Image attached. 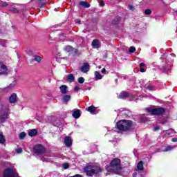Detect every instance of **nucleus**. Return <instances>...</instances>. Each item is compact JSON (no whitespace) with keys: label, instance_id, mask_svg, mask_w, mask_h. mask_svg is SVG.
<instances>
[{"label":"nucleus","instance_id":"obj_14","mask_svg":"<svg viewBox=\"0 0 177 177\" xmlns=\"http://www.w3.org/2000/svg\"><path fill=\"white\" fill-rule=\"evenodd\" d=\"M67 86L66 85H62L59 87L60 92L62 93V95H67L68 93V91L67 90Z\"/></svg>","mask_w":177,"mask_h":177},{"label":"nucleus","instance_id":"obj_21","mask_svg":"<svg viewBox=\"0 0 177 177\" xmlns=\"http://www.w3.org/2000/svg\"><path fill=\"white\" fill-rule=\"evenodd\" d=\"M79 5H80V6H84V8H91V4H89V3L86 2V1H80L79 3Z\"/></svg>","mask_w":177,"mask_h":177},{"label":"nucleus","instance_id":"obj_44","mask_svg":"<svg viewBox=\"0 0 177 177\" xmlns=\"http://www.w3.org/2000/svg\"><path fill=\"white\" fill-rule=\"evenodd\" d=\"M3 8H5L6 6H8V3H4L1 5Z\"/></svg>","mask_w":177,"mask_h":177},{"label":"nucleus","instance_id":"obj_8","mask_svg":"<svg viewBox=\"0 0 177 177\" xmlns=\"http://www.w3.org/2000/svg\"><path fill=\"white\" fill-rule=\"evenodd\" d=\"M91 68V65H89V63L85 62L83 64V66L80 68V71L84 73H88L89 71V68Z\"/></svg>","mask_w":177,"mask_h":177},{"label":"nucleus","instance_id":"obj_39","mask_svg":"<svg viewBox=\"0 0 177 177\" xmlns=\"http://www.w3.org/2000/svg\"><path fill=\"white\" fill-rule=\"evenodd\" d=\"M101 73L102 74H107V71L104 68L101 70Z\"/></svg>","mask_w":177,"mask_h":177},{"label":"nucleus","instance_id":"obj_45","mask_svg":"<svg viewBox=\"0 0 177 177\" xmlns=\"http://www.w3.org/2000/svg\"><path fill=\"white\" fill-rule=\"evenodd\" d=\"M129 9L130 10H132V9H133V6L129 5Z\"/></svg>","mask_w":177,"mask_h":177},{"label":"nucleus","instance_id":"obj_40","mask_svg":"<svg viewBox=\"0 0 177 177\" xmlns=\"http://www.w3.org/2000/svg\"><path fill=\"white\" fill-rule=\"evenodd\" d=\"M74 91H80V87H79L78 86H75L74 87Z\"/></svg>","mask_w":177,"mask_h":177},{"label":"nucleus","instance_id":"obj_16","mask_svg":"<svg viewBox=\"0 0 177 177\" xmlns=\"http://www.w3.org/2000/svg\"><path fill=\"white\" fill-rule=\"evenodd\" d=\"M120 21H121V17L117 16L113 19L112 24H113V26H118V24H120Z\"/></svg>","mask_w":177,"mask_h":177},{"label":"nucleus","instance_id":"obj_32","mask_svg":"<svg viewBox=\"0 0 177 177\" xmlns=\"http://www.w3.org/2000/svg\"><path fill=\"white\" fill-rule=\"evenodd\" d=\"M129 52L130 53H135V52H136V48L133 46H131V47L129 48Z\"/></svg>","mask_w":177,"mask_h":177},{"label":"nucleus","instance_id":"obj_33","mask_svg":"<svg viewBox=\"0 0 177 177\" xmlns=\"http://www.w3.org/2000/svg\"><path fill=\"white\" fill-rule=\"evenodd\" d=\"M10 12H12V13H19V10L15 8H12L11 9H10Z\"/></svg>","mask_w":177,"mask_h":177},{"label":"nucleus","instance_id":"obj_26","mask_svg":"<svg viewBox=\"0 0 177 177\" xmlns=\"http://www.w3.org/2000/svg\"><path fill=\"white\" fill-rule=\"evenodd\" d=\"M17 83V82L16 80H14L12 82V83L10 84V85L8 86V89H13V88H15L16 84Z\"/></svg>","mask_w":177,"mask_h":177},{"label":"nucleus","instance_id":"obj_12","mask_svg":"<svg viewBox=\"0 0 177 177\" xmlns=\"http://www.w3.org/2000/svg\"><path fill=\"white\" fill-rule=\"evenodd\" d=\"M64 142L66 146H67L68 147L73 146V141L71 140V138L70 136L65 137Z\"/></svg>","mask_w":177,"mask_h":177},{"label":"nucleus","instance_id":"obj_25","mask_svg":"<svg viewBox=\"0 0 177 177\" xmlns=\"http://www.w3.org/2000/svg\"><path fill=\"white\" fill-rule=\"evenodd\" d=\"M171 150H174V147H172L171 145H169L165 147L163 151L165 152L171 151Z\"/></svg>","mask_w":177,"mask_h":177},{"label":"nucleus","instance_id":"obj_18","mask_svg":"<svg viewBox=\"0 0 177 177\" xmlns=\"http://www.w3.org/2000/svg\"><path fill=\"white\" fill-rule=\"evenodd\" d=\"M28 135L30 137L37 136L38 135V131L35 129H30V131L28 132Z\"/></svg>","mask_w":177,"mask_h":177},{"label":"nucleus","instance_id":"obj_2","mask_svg":"<svg viewBox=\"0 0 177 177\" xmlns=\"http://www.w3.org/2000/svg\"><path fill=\"white\" fill-rule=\"evenodd\" d=\"M106 169L108 172L120 175V174H121V171H122L121 159L118 158H113L109 163V166L106 167Z\"/></svg>","mask_w":177,"mask_h":177},{"label":"nucleus","instance_id":"obj_37","mask_svg":"<svg viewBox=\"0 0 177 177\" xmlns=\"http://www.w3.org/2000/svg\"><path fill=\"white\" fill-rule=\"evenodd\" d=\"M16 152L18 153H23V149L21 148H17Z\"/></svg>","mask_w":177,"mask_h":177},{"label":"nucleus","instance_id":"obj_46","mask_svg":"<svg viewBox=\"0 0 177 177\" xmlns=\"http://www.w3.org/2000/svg\"><path fill=\"white\" fill-rule=\"evenodd\" d=\"M138 176V173L137 172H134L133 174V177H136Z\"/></svg>","mask_w":177,"mask_h":177},{"label":"nucleus","instance_id":"obj_17","mask_svg":"<svg viewBox=\"0 0 177 177\" xmlns=\"http://www.w3.org/2000/svg\"><path fill=\"white\" fill-rule=\"evenodd\" d=\"M71 100V95H64L62 97L63 103H68V102H70Z\"/></svg>","mask_w":177,"mask_h":177},{"label":"nucleus","instance_id":"obj_22","mask_svg":"<svg viewBox=\"0 0 177 177\" xmlns=\"http://www.w3.org/2000/svg\"><path fill=\"white\" fill-rule=\"evenodd\" d=\"M137 169H138V171H143V161L141 160L138 163Z\"/></svg>","mask_w":177,"mask_h":177},{"label":"nucleus","instance_id":"obj_43","mask_svg":"<svg viewBox=\"0 0 177 177\" xmlns=\"http://www.w3.org/2000/svg\"><path fill=\"white\" fill-rule=\"evenodd\" d=\"M171 142H177V138H173L171 139Z\"/></svg>","mask_w":177,"mask_h":177},{"label":"nucleus","instance_id":"obj_6","mask_svg":"<svg viewBox=\"0 0 177 177\" xmlns=\"http://www.w3.org/2000/svg\"><path fill=\"white\" fill-rule=\"evenodd\" d=\"M9 117V113L8 111H4L3 109H0V122L2 124L6 120H8Z\"/></svg>","mask_w":177,"mask_h":177},{"label":"nucleus","instance_id":"obj_11","mask_svg":"<svg viewBox=\"0 0 177 177\" xmlns=\"http://www.w3.org/2000/svg\"><path fill=\"white\" fill-rule=\"evenodd\" d=\"M8 102L11 104H13L14 103H16L17 102V94L12 93L8 98Z\"/></svg>","mask_w":177,"mask_h":177},{"label":"nucleus","instance_id":"obj_4","mask_svg":"<svg viewBox=\"0 0 177 177\" xmlns=\"http://www.w3.org/2000/svg\"><path fill=\"white\" fill-rule=\"evenodd\" d=\"M146 110L147 113H150L151 115H162L165 114L166 111L165 109L162 107L156 109L147 108Z\"/></svg>","mask_w":177,"mask_h":177},{"label":"nucleus","instance_id":"obj_13","mask_svg":"<svg viewBox=\"0 0 177 177\" xmlns=\"http://www.w3.org/2000/svg\"><path fill=\"white\" fill-rule=\"evenodd\" d=\"M91 45L93 48H95V49H99V48H100V41L97 39H93Z\"/></svg>","mask_w":177,"mask_h":177},{"label":"nucleus","instance_id":"obj_27","mask_svg":"<svg viewBox=\"0 0 177 177\" xmlns=\"http://www.w3.org/2000/svg\"><path fill=\"white\" fill-rule=\"evenodd\" d=\"M145 66H146V64H145V63L142 62L140 64V73H145Z\"/></svg>","mask_w":177,"mask_h":177},{"label":"nucleus","instance_id":"obj_19","mask_svg":"<svg viewBox=\"0 0 177 177\" xmlns=\"http://www.w3.org/2000/svg\"><path fill=\"white\" fill-rule=\"evenodd\" d=\"M66 80L69 81V82H74V81H75V77L73 74H68L66 76Z\"/></svg>","mask_w":177,"mask_h":177},{"label":"nucleus","instance_id":"obj_3","mask_svg":"<svg viewBox=\"0 0 177 177\" xmlns=\"http://www.w3.org/2000/svg\"><path fill=\"white\" fill-rule=\"evenodd\" d=\"M83 171L89 177H92L93 176V175H97V174H100L103 172V169H102V167H97L95 169H93V166L92 165L86 166L85 167L83 168Z\"/></svg>","mask_w":177,"mask_h":177},{"label":"nucleus","instance_id":"obj_35","mask_svg":"<svg viewBox=\"0 0 177 177\" xmlns=\"http://www.w3.org/2000/svg\"><path fill=\"white\" fill-rule=\"evenodd\" d=\"M70 165L68 163H64L63 164V168L64 169H68V168H69Z\"/></svg>","mask_w":177,"mask_h":177},{"label":"nucleus","instance_id":"obj_48","mask_svg":"<svg viewBox=\"0 0 177 177\" xmlns=\"http://www.w3.org/2000/svg\"><path fill=\"white\" fill-rule=\"evenodd\" d=\"M165 122H165V121H164V122H162V124H165Z\"/></svg>","mask_w":177,"mask_h":177},{"label":"nucleus","instance_id":"obj_5","mask_svg":"<svg viewBox=\"0 0 177 177\" xmlns=\"http://www.w3.org/2000/svg\"><path fill=\"white\" fill-rule=\"evenodd\" d=\"M45 151H46V149L41 144L36 145L33 147V153H35V154H44Z\"/></svg>","mask_w":177,"mask_h":177},{"label":"nucleus","instance_id":"obj_42","mask_svg":"<svg viewBox=\"0 0 177 177\" xmlns=\"http://www.w3.org/2000/svg\"><path fill=\"white\" fill-rule=\"evenodd\" d=\"M100 6H104V1H100Z\"/></svg>","mask_w":177,"mask_h":177},{"label":"nucleus","instance_id":"obj_36","mask_svg":"<svg viewBox=\"0 0 177 177\" xmlns=\"http://www.w3.org/2000/svg\"><path fill=\"white\" fill-rule=\"evenodd\" d=\"M153 132H157V131H160V126H156V127H153Z\"/></svg>","mask_w":177,"mask_h":177},{"label":"nucleus","instance_id":"obj_47","mask_svg":"<svg viewBox=\"0 0 177 177\" xmlns=\"http://www.w3.org/2000/svg\"><path fill=\"white\" fill-rule=\"evenodd\" d=\"M77 24H81V20H78V21H77Z\"/></svg>","mask_w":177,"mask_h":177},{"label":"nucleus","instance_id":"obj_41","mask_svg":"<svg viewBox=\"0 0 177 177\" xmlns=\"http://www.w3.org/2000/svg\"><path fill=\"white\" fill-rule=\"evenodd\" d=\"M148 89H149V91H153L154 87L153 86H148Z\"/></svg>","mask_w":177,"mask_h":177},{"label":"nucleus","instance_id":"obj_10","mask_svg":"<svg viewBox=\"0 0 177 177\" xmlns=\"http://www.w3.org/2000/svg\"><path fill=\"white\" fill-rule=\"evenodd\" d=\"M131 96V93L128 91H122L120 95L118 96V99H127V97H129Z\"/></svg>","mask_w":177,"mask_h":177},{"label":"nucleus","instance_id":"obj_9","mask_svg":"<svg viewBox=\"0 0 177 177\" xmlns=\"http://www.w3.org/2000/svg\"><path fill=\"white\" fill-rule=\"evenodd\" d=\"M8 71V66L3 64V62H0V75H3V74H6Z\"/></svg>","mask_w":177,"mask_h":177},{"label":"nucleus","instance_id":"obj_38","mask_svg":"<svg viewBox=\"0 0 177 177\" xmlns=\"http://www.w3.org/2000/svg\"><path fill=\"white\" fill-rule=\"evenodd\" d=\"M73 52H74V53L75 55H80V52L78 51V49H77V48H73Z\"/></svg>","mask_w":177,"mask_h":177},{"label":"nucleus","instance_id":"obj_34","mask_svg":"<svg viewBox=\"0 0 177 177\" xmlns=\"http://www.w3.org/2000/svg\"><path fill=\"white\" fill-rule=\"evenodd\" d=\"M145 14L147 15H151V10H150V9H147V10H145Z\"/></svg>","mask_w":177,"mask_h":177},{"label":"nucleus","instance_id":"obj_31","mask_svg":"<svg viewBox=\"0 0 177 177\" xmlns=\"http://www.w3.org/2000/svg\"><path fill=\"white\" fill-rule=\"evenodd\" d=\"M77 82H79V84H84V82H85V78H84L83 77H80L78 78Z\"/></svg>","mask_w":177,"mask_h":177},{"label":"nucleus","instance_id":"obj_49","mask_svg":"<svg viewBox=\"0 0 177 177\" xmlns=\"http://www.w3.org/2000/svg\"><path fill=\"white\" fill-rule=\"evenodd\" d=\"M39 1H42V0H39Z\"/></svg>","mask_w":177,"mask_h":177},{"label":"nucleus","instance_id":"obj_20","mask_svg":"<svg viewBox=\"0 0 177 177\" xmlns=\"http://www.w3.org/2000/svg\"><path fill=\"white\" fill-rule=\"evenodd\" d=\"M6 142V138H5V136H3V133L0 131V144L3 145Z\"/></svg>","mask_w":177,"mask_h":177},{"label":"nucleus","instance_id":"obj_28","mask_svg":"<svg viewBox=\"0 0 177 177\" xmlns=\"http://www.w3.org/2000/svg\"><path fill=\"white\" fill-rule=\"evenodd\" d=\"M65 50H66V52H73V50H74V48L71 46H66L65 47Z\"/></svg>","mask_w":177,"mask_h":177},{"label":"nucleus","instance_id":"obj_15","mask_svg":"<svg viewBox=\"0 0 177 177\" xmlns=\"http://www.w3.org/2000/svg\"><path fill=\"white\" fill-rule=\"evenodd\" d=\"M72 115L74 118H80L81 117V111L80 109H77L73 112Z\"/></svg>","mask_w":177,"mask_h":177},{"label":"nucleus","instance_id":"obj_1","mask_svg":"<svg viewBox=\"0 0 177 177\" xmlns=\"http://www.w3.org/2000/svg\"><path fill=\"white\" fill-rule=\"evenodd\" d=\"M115 128L120 132H135V126L132 120H120L116 122Z\"/></svg>","mask_w":177,"mask_h":177},{"label":"nucleus","instance_id":"obj_30","mask_svg":"<svg viewBox=\"0 0 177 177\" xmlns=\"http://www.w3.org/2000/svg\"><path fill=\"white\" fill-rule=\"evenodd\" d=\"M26 136H27V133H26L25 132H21V133H19V138L21 140L24 139V138H26Z\"/></svg>","mask_w":177,"mask_h":177},{"label":"nucleus","instance_id":"obj_23","mask_svg":"<svg viewBox=\"0 0 177 177\" xmlns=\"http://www.w3.org/2000/svg\"><path fill=\"white\" fill-rule=\"evenodd\" d=\"M87 111H88L89 113H95L96 111V107L91 105L87 108Z\"/></svg>","mask_w":177,"mask_h":177},{"label":"nucleus","instance_id":"obj_29","mask_svg":"<svg viewBox=\"0 0 177 177\" xmlns=\"http://www.w3.org/2000/svg\"><path fill=\"white\" fill-rule=\"evenodd\" d=\"M95 79L97 80H102V75L100 73L95 71Z\"/></svg>","mask_w":177,"mask_h":177},{"label":"nucleus","instance_id":"obj_7","mask_svg":"<svg viewBox=\"0 0 177 177\" xmlns=\"http://www.w3.org/2000/svg\"><path fill=\"white\" fill-rule=\"evenodd\" d=\"M3 177H16V174L12 168H7L4 171Z\"/></svg>","mask_w":177,"mask_h":177},{"label":"nucleus","instance_id":"obj_24","mask_svg":"<svg viewBox=\"0 0 177 177\" xmlns=\"http://www.w3.org/2000/svg\"><path fill=\"white\" fill-rule=\"evenodd\" d=\"M35 62H37V63H41V60H42V57H39V55H35L34 56Z\"/></svg>","mask_w":177,"mask_h":177}]
</instances>
